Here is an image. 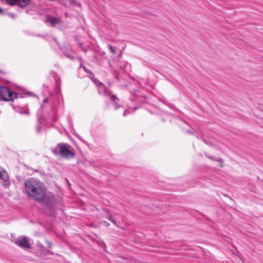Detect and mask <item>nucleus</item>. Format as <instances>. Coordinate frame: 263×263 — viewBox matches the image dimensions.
I'll return each mask as SVG.
<instances>
[{"label": "nucleus", "instance_id": "f257e3e1", "mask_svg": "<svg viewBox=\"0 0 263 263\" xmlns=\"http://www.w3.org/2000/svg\"><path fill=\"white\" fill-rule=\"evenodd\" d=\"M25 189L28 195L35 200L43 203L47 208H51L53 204L54 196L46 194L45 186L37 179L31 178L25 184Z\"/></svg>", "mask_w": 263, "mask_h": 263}, {"label": "nucleus", "instance_id": "f03ea898", "mask_svg": "<svg viewBox=\"0 0 263 263\" xmlns=\"http://www.w3.org/2000/svg\"><path fill=\"white\" fill-rule=\"evenodd\" d=\"M71 149V147L68 144L59 143L52 151L55 155L59 154L62 157L70 158L74 156V153Z\"/></svg>", "mask_w": 263, "mask_h": 263}, {"label": "nucleus", "instance_id": "7ed1b4c3", "mask_svg": "<svg viewBox=\"0 0 263 263\" xmlns=\"http://www.w3.org/2000/svg\"><path fill=\"white\" fill-rule=\"evenodd\" d=\"M0 95L4 101H13L14 98H17V95L10 90L9 88L5 86L0 87Z\"/></svg>", "mask_w": 263, "mask_h": 263}, {"label": "nucleus", "instance_id": "20e7f679", "mask_svg": "<svg viewBox=\"0 0 263 263\" xmlns=\"http://www.w3.org/2000/svg\"><path fill=\"white\" fill-rule=\"evenodd\" d=\"M15 243L22 248L26 249H30L31 248L29 241L26 237H19L15 240Z\"/></svg>", "mask_w": 263, "mask_h": 263}, {"label": "nucleus", "instance_id": "39448f33", "mask_svg": "<svg viewBox=\"0 0 263 263\" xmlns=\"http://www.w3.org/2000/svg\"><path fill=\"white\" fill-rule=\"evenodd\" d=\"M94 82L95 84L98 86V92L101 95H108L109 93L106 92V88L104 87V85L99 82L98 80H94Z\"/></svg>", "mask_w": 263, "mask_h": 263}, {"label": "nucleus", "instance_id": "423d86ee", "mask_svg": "<svg viewBox=\"0 0 263 263\" xmlns=\"http://www.w3.org/2000/svg\"><path fill=\"white\" fill-rule=\"evenodd\" d=\"M79 74L82 73L83 72H85V74H82V76L85 77L86 76H89L90 78H91V76L93 77V74L91 72V71L88 70L85 66H83L82 64L80 65L79 69H78Z\"/></svg>", "mask_w": 263, "mask_h": 263}, {"label": "nucleus", "instance_id": "0eeeda50", "mask_svg": "<svg viewBox=\"0 0 263 263\" xmlns=\"http://www.w3.org/2000/svg\"><path fill=\"white\" fill-rule=\"evenodd\" d=\"M46 20L47 22L49 23L53 26L60 23V18L50 15L47 16Z\"/></svg>", "mask_w": 263, "mask_h": 263}, {"label": "nucleus", "instance_id": "6e6552de", "mask_svg": "<svg viewBox=\"0 0 263 263\" xmlns=\"http://www.w3.org/2000/svg\"><path fill=\"white\" fill-rule=\"evenodd\" d=\"M0 179L4 181H7L9 179L8 173L1 167H0Z\"/></svg>", "mask_w": 263, "mask_h": 263}, {"label": "nucleus", "instance_id": "1a4fd4ad", "mask_svg": "<svg viewBox=\"0 0 263 263\" xmlns=\"http://www.w3.org/2000/svg\"><path fill=\"white\" fill-rule=\"evenodd\" d=\"M68 3L69 6L72 7L78 6L79 8L82 7L81 4L76 0H68Z\"/></svg>", "mask_w": 263, "mask_h": 263}, {"label": "nucleus", "instance_id": "9d476101", "mask_svg": "<svg viewBox=\"0 0 263 263\" xmlns=\"http://www.w3.org/2000/svg\"><path fill=\"white\" fill-rule=\"evenodd\" d=\"M136 109V108H135L134 109L129 108V109H128L127 110H125L124 111L123 115V116H126V115H127L130 112H133L134 111H135Z\"/></svg>", "mask_w": 263, "mask_h": 263}, {"label": "nucleus", "instance_id": "9b49d317", "mask_svg": "<svg viewBox=\"0 0 263 263\" xmlns=\"http://www.w3.org/2000/svg\"><path fill=\"white\" fill-rule=\"evenodd\" d=\"M216 160L219 163L220 167H222L223 166V159H222L221 158H219L218 159H216Z\"/></svg>", "mask_w": 263, "mask_h": 263}, {"label": "nucleus", "instance_id": "f8f14e48", "mask_svg": "<svg viewBox=\"0 0 263 263\" xmlns=\"http://www.w3.org/2000/svg\"><path fill=\"white\" fill-rule=\"evenodd\" d=\"M42 127L40 124H37L36 126V130L37 133H39L41 130Z\"/></svg>", "mask_w": 263, "mask_h": 263}, {"label": "nucleus", "instance_id": "ddd939ff", "mask_svg": "<svg viewBox=\"0 0 263 263\" xmlns=\"http://www.w3.org/2000/svg\"><path fill=\"white\" fill-rule=\"evenodd\" d=\"M109 47V49L111 53H115V49H114V47H113L112 46H111V45H109V47Z\"/></svg>", "mask_w": 263, "mask_h": 263}, {"label": "nucleus", "instance_id": "4468645a", "mask_svg": "<svg viewBox=\"0 0 263 263\" xmlns=\"http://www.w3.org/2000/svg\"><path fill=\"white\" fill-rule=\"evenodd\" d=\"M110 98L112 101H115L116 100L117 97L115 95H112L111 96Z\"/></svg>", "mask_w": 263, "mask_h": 263}, {"label": "nucleus", "instance_id": "2eb2a0df", "mask_svg": "<svg viewBox=\"0 0 263 263\" xmlns=\"http://www.w3.org/2000/svg\"><path fill=\"white\" fill-rule=\"evenodd\" d=\"M206 156L207 157H208L209 158H210V159L212 160H216V159H215L214 158V157H213L208 156L207 155H206Z\"/></svg>", "mask_w": 263, "mask_h": 263}, {"label": "nucleus", "instance_id": "dca6fc26", "mask_svg": "<svg viewBox=\"0 0 263 263\" xmlns=\"http://www.w3.org/2000/svg\"><path fill=\"white\" fill-rule=\"evenodd\" d=\"M109 219H110L112 222H113L114 223H115V220H114V218H113L112 217H110L109 218Z\"/></svg>", "mask_w": 263, "mask_h": 263}, {"label": "nucleus", "instance_id": "f3484780", "mask_svg": "<svg viewBox=\"0 0 263 263\" xmlns=\"http://www.w3.org/2000/svg\"><path fill=\"white\" fill-rule=\"evenodd\" d=\"M186 132L189 134H193V133L192 132V131L190 130H188L186 131Z\"/></svg>", "mask_w": 263, "mask_h": 263}, {"label": "nucleus", "instance_id": "a211bd4d", "mask_svg": "<svg viewBox=\"0 0 263 263\" xmlns=\"http://www.w3.org/2000/svg\"><path fill=\"white\" fill-rule=\"evenodd\" d=\"M66 56L69 58V59H73V57L72 56V55H66Z\"/></svg>", "mask_w": 263, "mask_h": 263}, {"label": "nucleus", "instance_id": "6ab92c4d", "mask_svg": "<svg viewBox=\"0 0 263 263\" xmlns=\"http://www.w3.org/2000/svg\"><path fill=\"white\" fill-rule=\"evenodd\" d=\"M63 5L65 6V7H67L68 6V4L67 3H63Z\"/></svg>", "mask_w": 263, "mask_h": 263}, {"label": "nucleus", "instance_id": "aec40b11", "mask_svg": "<svg viewBox=\"0 0 263 263\" xmlns=\"http://www.w3.org/2000/svg\"><path fill=\"white\" fill-rule=\"evenodd\" d=\"M48 100V99H47V98H45V99H44L43 102H47L48 101V100Z\"/></svg>", "mask_w": 263, "mask_h": 263}, {"label": "nucleus", "instance_id": "412c9836", "mask_svg": "<svg viewBox=\"0 0 263 263\" xmlns=\"http://www.w3.org/2000/svg\"><path fill=\"white\" fill-rule=\"evenodd\" d=\"M2 13H3V10L0 7V14H2Z\"/></svg>", "mask_w": 263, "mask_h": 263}, {"label": "nucleus", "instance_id": "4be33fe9", "mask_svg": "<svg viewBox=\"0 0 263 263\" xmlns=\"http://www.w3.org/2000/svg\"><path fill=\"white\" fill-rule=\"evenodd\" d=\"M115 105L116 106V108H118V107H119V106L117 105L116 103H115Z\"/></svg>", "mask_w": 263, "mask_h": 263}, {"label": "nucleus", "instance_id": "5701e85b", "mask_svg": "<svg viewBox=\"0 0 263 263\" xmlns=\"http://www.w3.org/2000/svg\"><path fill=\"white\" fill-rule=\"evenodd\" d=\"M48 244L49 246H51V244L50 243L48 242Z\"/></svg>", "mask_w": 263, "mask_h": 263}, {"label": "nucleus", "instance_id": "b1692460", "mask_svg": "<svg viewBox=\"0 0 263 263\" xmlns=\"http://www.w3.org/2000/svg\"><path fill=\"white\" fill-rule=\"evenodd\" d=\"M48 244L49 246H51V244L50 243L48 242Z\"/></svg>", "mask_w": 263, "mask_h": 263}, {"label": "nucleus", "instance_id": "393cba45", "mask_svg": "<svg viewBox=\"0 0 263 263\" xmlns=\"http://www.w3.org/2000/svg\"><path fill=\"white\" fill-rule=\"evenodd\" d=\"M53 39L54 40V41H55L56 42H57L56 39H55L54 38Z\"/></svg>", "mask_w": 263, "mask_h": 263}, {"label": "nucleus", "instance_id": "a878e982", "mask_svg": "<svg viewBox=\"0 0 263 263\" xmlns=\"http://www.w3.org/2000/svg\"><path fill=\"white\" fill-rule=\"evenodd\" d=\"M57 83L58 84V81L57 80Z\"/></svg>", "mask_w": 263, "mask_h": 263}, {"label": "nucleus", "instance_id": "bb28decb", "mask_svg": "<svg viewBox=\"0 0 263 263\" xmlns=\"http://www.w3.org/2000/svg\"><path fill=\"white\" fill-rule=\"evenodd\" d=\"M24 113H26L27 114H28V112H27V111L26 112H24Z\"/></svg>", "mask_w": 263, "mask_h": 263}]
</instances>
